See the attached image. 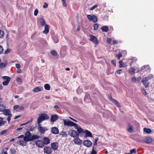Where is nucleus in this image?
Wrapping results in <instances>:
<instances>
[{
  "label": "nucleus",
  "mask_w": 154,
  "mask_h": 154,
  "mask_svg": "<svg viewBox=\"0 0 154 154\" xmlns=\"http://www.w3.org/2000/svg\"><path fill=\"white\" fill-rule=\"evenodd\" d=\"M119 67L120 68L125 67L126 66V64L123 63L122 60H120L119 62Z\"/></svg>",
  "instance_id": "2f4dec72"
},
{
  "label": "nucleus",
  "mask_w": 154,
  "mask_h": 154,
  "mask_svg": "<svg viewBox=\"0 0 154 154\" xmlns=\"http://www.w3.org/2000/svg\"><path fill=\"white\" fill-rule=\"evenodd\" d=\"M144 131L145 132L148 134L150 133L152 131L151 129L146 128H144Z\"/></svg>",
  "instance_id": "c9c22d12"
},
{
  "label": "nucleus",
  "mask_w": 154,
  "mask_h": 154,
  "mask_svg": "<svg viewBox=\"0 0 154 154\" xmlns=\"http://www.w3.org/2000/svg\"><path fill=\"white\" fill-rule=\"evenodd\" d=\"M38 125V130L39 132L42 134H44L45 132L48 130L47 128L45 127H42L40 124Z\"/></svg>",
  "instance_id": "0eeeda50"
},
{
  "label": "nucleus",
  "mask_w": 154,
  "mask_h": 154,
  "mask_svg": "<svg viewBox=\"0 0 154 154\" xmlns=\"http://www.w3.org/2000/svg\"><path fill=\"white\" fill-rule=\"evenodd\" d=\"M84 101L86 103H88L91 102V100L88 94L85 95L84 98Z\"/></svg>",
  "instance_id": "393cba45"
},
{
  "label": "nucleus",
  "mask_w": 154,
  "mask_h": 154,
  "mask_svg": "<svg viewBox=\"0 0 154 154\" xmlns=\"http://www.w3.org/2000/svg\"><path fill=\"white\" fill-rule=\"evenodd\" d=\"M60 135H62L63 137H64L67 135V134L66 132L63 131H62L60 132Z\"/></svg>",
  "instance_id": "a19ab883"
},
{
  "label": "nucleus",
  "mask_w": 154,
  "mask_h": 154,
  "mask_svg": "<svg viewBox=\"0 0 154 154\" xmlns=\"http://www.w3.org/2000/svg\"><path fill=\"white\" fill-rule=\"evenodd\" d=\"M87 17L88 20L90 21H92L94 23H96L97 21V17L94 15H93L92 16L91 15H87Z\"/></svg>",
  "instance_id": "39448f33"
},
{
  "label": "nucleus",
  "mask_w": 154,
  "mask_h": 154,
  "mask_svg": "<svg viewBox=\"0 0 154 154\" xmlns=\"http://www.w3.org/2000/svg\"><path fill=\"white\" fill-rule=\"evenodd\" d=\"M90 38V40L93 42L94 44H98V41L97 38L94 36V35H89Z\"/></svg>",
  "instance_id": "1a4fd4ad"
},
{
  "label": "nucleus",
  "mask_w": 154,
  "mask_h": 154,
  "mask_svg": "<svg viewBox=\"0 0 154 154\" xmlns=\"http://www.w3.org/2000/svg\"><path fill=\"white\" fill-rule=\"evenodd\" d=\"M148 81V79L147 77H146L143 78L141 82L142 83L146 88H148L149 86V84L147 83Z\"/></svg>",
  "instance_id": "9d476101"
},
{
  "label": "nucleus",
  "mask_w": 154,
  "mask_h": 154,
  "mask_svg": "<svg viewBox=\"0 0 154 154\" xmlns=\"http://www.w3.org/2000/svg\"><path fill=\"white\" fill-rule=\"evenodd\" d=\"M130 152L132 153H136V149H131L130 151Z\"/></svg>",
  "instance_id": "6e6d98bb"
},
{
  "label": "nucleus",
  "mask_w": 154,
  "mask_h": 154,
  "mask_svg": "<svg viewBox=\"0 0 154 154\" xmlns=\"http://www.w3.org/2000/svg\"><path fill=\"white\" fill-rule=\"evenodd\" d=\"M39 21L42 26H44L46 25V22L42 18H40Z\"/></svg>",
  "instance_id": "7c9ffc66"
},
{
  "label": "nucleus",
  "mask_w": 154,
  "mask_h": 154,
  "mask_svg": "<svg viewBox=\"0 0 154 154\" xmlns=\"http://www.w3.org/2000/svg\"><path fill=\"white\" fill-rule=\"evenodd\" d=\"M122 72V71L121 69H119L116 71V73L118 74H120Z\"/></svg>",
  "instance_id": "052dcab7"
},
{
  "label": "nucleus",
  "mask_w": 154,
  "mask_h": 154,
  "mask_svg": "<svg viewBox=\"0 0 154 154\" xmlns=\"http://www.w3.org/2000/svg\"><path fill=\"white\" fill-rule=\"evenodd\" d=\"M11 154H14L16 153V151L13 149H11L10 150Z\"/></svg>",
  "instance_id": "37998d69"
},
{
  "label": "nucleus",
  "mask_w": 154,
  "mask_h": 154,
  "mask_svg": "<svg viewBox=\"0 0 154 154\" xmlns=\"http://www.w3.org/2000/svg\"><path fill=\"white\" fill-rule=\"evenodd\" d=\"M6 121H4V119L0 117V127L4 125Z\"/></svg>",
  "instance_id": "72a5a7b5"
},
{
  "label": "nucleus",
  "mask_w": 154,
  "mask_h": 154,
  "mask_svg": "<svg viewBox=\"0 0 154 154\" xmlns=\"http://www.w3.org/2000/svg\"><path fill=\"white\" fill-rule=\"evenodd\" d=\"M58 144L57 142H54L51 144V147L52 149L54 150H57L58 147Z\"/></svg>",
  "instance_id": "ddd939ff"
},
{
  "label": "nucleus",
  "mask_w": 154,
  "mask_h": 154,
  "mask_svg": "<svg viewBox=\"0 0 154 154\" xmlns=\"http://www.w3.org/2000/svg\"><path fill=\"white\" fill-rule=\"evenodd\" d=\"M152 141V138L150 137H148L145 139L144 140V142L147 143H150Z\"/></svg>",
  "instance_id": "a878e982"
},
{
  "label": "nucleus",
  "mask_w": 154,
  "mask_h": 154,
  "mask_svg": "<svg viewBox=\"0 0 154 154\" xmlns=\"http://www.w3.org/2000/svg\"><path fill=\"white\" fill-rule=\"evenodd\" d=\"M91 154H97L96 151L94 150V147L92 149V151L91 152Z\"/></svg>",
  "instance_id": "69168bd1"
},
{
  "label": "nucleus",
  "mask_w": 154,
  "mask_h": 154,
  "mask_svg": "<svg viewBox=\"0 0 154 154\" xmlns=\"http://www.w3.org/2000/svg\"><path fill=\"white\" fill-rule=\"evenodd\" d=\"M11 50L10 49H7L6 51H5V54H8L11 51Z\"/></svg>",
  "instance_id": "e2e57ef3"
},
{
  "label": "nucleus",
  "mask_w": 154,
  "mask_h": 154,
  "mask_svg": "<svg viewBox=\"0 0 154 154\" xmlns=\"http://www.w3.org/2000/svg\"><path fill=\"white\" fill-rule=\"evenodd\" d=\"M15 66L16 67L17 69H19L20 67V64L17 63H16L15 64Z\"/></svg>",
  "instance_id": "774afa93"
},
{
  "label": "nucleus",
  "mask_w": 154,
  "mask_h": 154,
  "mask_svg": "<svg viewBox=\"0 0 154 154\" xmlns=\"http://www.w3.org/2000/svg\"><path fill=\"white\" fill-rule=\"evenodd\" d=\"M3 114L5 116H8L11 114V111L9 109H5L3 111Z\"/></svg>",
  "instance_id": "b1692460"
},
{
  "label": "nucleus",
  "mask_w": 154,
  "mask_h": 154,
  "mask_svg": "<svg viewBox=\"0 0 154 154\" xmlns=\"http://www.w3.org/2000/svg\"><path fill=\"white\" fill-rule=\"evenodd\" d=\"M24 137V140L25 142L32 141L34 140L38 139L40 136L37 135H32L30 132L27 131L25 132Z\"/></svg>",
  "instance_id": "f257e3e1"
},
{
  "label": "nucleus",
  "mask_w": 154,
  "mask_h": 154,
  "mask_svg": "<svg viewBox=\"0 0 154 154\" xmlns=\"http://www.w3.org/2000/svg\"><path fill=\"white\" fill-rule=\"evenodd\" d=\"M148 79L149 80L152 79L153 78V75L152 74H150L148 75L147 77Z\"/></svg>",
  "instance_id": "de8ad7c7"
},
{
  "label": "nucleus",
  "mask_w": 154,
  "mask_h": 154,
  "mask_svg": "<svg viewBox=\"0 0 154 154\" xmlns=\"http://www.w3.org/2000/svg\"><path fill=\"white\" fill-rule=\"evenodd\" d=\"M12 116V115L11 114L9 115L8 116V117L7 119V121H8V123H9L10 122L11 120V118Z\"/></svg>",
  "instance_id": "c03bdc74"
},
{
  "label": "nucleus",
  "mask_w": 154,
  "mask_h": 154,
  "mask_svg": "<svg viewBox=\"0 0 154 154\" xmlns=\"http://www.w3.org/2000/svg\"><path fill=\"white\" fill-rule=\"evenodd\" d=\"M45 30L43 31V33L45 34H47L49 31V26L47 24L44 26Z\"/></svg>",
  "instance_id": "4be33fe9"
},
{
  "label": "nucleus",
  "mask_w": 154,
  "mask_h": 154,
  "mask_svg": "<svg viewBox=\"0 0 154 154\" xmlns=\"http://www.w3.org/2000/svg\"><path fill=\"white\" fill-rule=\"evenodd\" d=\"M73 142L75 144L80 145L82 143V141L78 137H77L74 139Z\"/></svg>",
  "instance_id": "6ab92c4d"
},
{
  "label": "nucleus",
  "mask_w": 154,
  "mask_h": 154,
  "mask_svg": "<svg viewBox=\"0 0 154 154\" xmlns=\"http://www.w3.org/2000/svg\"><path fill=\"white\" fill-rule=\"evenodd\" d=\"M142 92L143 93V94L144 95H146L147 94V93L146 91L144 89H142L141 90Z\"/></svg>",
  "instance_id": "5fc2aeb1"
},
{
  "label": "nucleus",
  "mask_w": 154,
  "mask_h": 154,
  "mask_svg": "<svg viewBox=\"0 0 154 154\" xmlns=\"http://www.w3.org/2000/svg\"><path fill=\"white\" fill-rule=\"evenodd\" d=\"M3 48L2 46L0 45V54H1L3 51Z\"/></svg>",
  "instance_id": "680f3d73"
},
{
  "label": "nucleus",
  "mask_w": 154,
  "mask_h": 154,
  "mask_svg": "<svg viewBox=\"0 0 154 154\" xmlns=\"http://www.w3.org/2000/svg\"><path fill=\"white\" fill-rule=\"evenodd\" d=\"M38 9H35L34 12V15L35 16H36L38 14Z\"/></svg>",
  "instance_id": "bf43d9fd"
},
{
  "label": "nucleus",
  "mask_w": 154,
  "mask_h": 154,
  "mask_svg": "<svg viewBox=\"0 0 154 154\" xmlns=\"http://www.w3.org/2000/svg\"><path fill=\"white\" fill-rule=\"evenodd\" d=\"M68 134L71 137H75L79 136L77 132L74 130H71L69 131Z\"/></svg>",
  "instance_id": "423d86ee"
},
{
  "label": "nucleus",
  "mask_w": 154,
  "mask_h": 154,
  "mask_svg": "<svg viewBox=\"0 0 154 154\" xmlns=\"http://www.w3.org/2000/svg\"><path fill=\"white\" fill-rule=\"evenodd\" d=\"M77 92L78 93H81L83 92L82 88L80 87H79L78 88L77 90Z\"/></svg>",
  "instance_id": "ea45409f"
},
{
  "label": "nucleus",
  "mask_w": 154,
  "mask_h": 154,
  "mask_svg": "<svg viewBox=\"0 0 154 154\" xmlns=\"http://www.w3.org/2000/svg\"><path fill=\"white\" fill-rule=\"evenodd\" d=\"M44 88L46 90H49L50 88L49 85L48 84H45V85Z\"/></svg>",
  "instance_id": "4c0bfd02"
},
{
  "label": "nucleus",
  "mask_w": 154,
  "mask_h": 154,
  "mask_svg": "<svg viewBox=\"0 0 154 154\" xmlns=\"http://www.w3.org/2000/svg\"><path fill=\"white\" fill-rule=\"evenodd\" d=\"M131 81L133 83H135L137 81V79L136 78L133 77L131 79Z\"/></svg>",
  "instance_id": "8fccbe9b"
},
{
  "label": "nucleus",
  "mask_w": 154,
  "mask_h": 154,
  "mask_svg": "<svg viewBox=\"0 0 154 154\" xmlns=\"http://www.w3.org/2000/svg\"><path fill=\"white\" fill-rule=\"evenodd\" d=\"M98 24L97 23H95L93 25L94 29L95 30H97L98 27Z\"/></svg>",
  "instance_id": "58836bf2"
},
{
  "label": "nucleus",
  "mask_w": 154,
  "mask_h": 154,
  "mask_svg": "<svg viewBox=\"0 0 154 154\" xmlns=\"http://www.w3.org/2000/svg\"><path fill=\"white\" fill-rule=\"evenodd\" d=\"M4 81L2 82V84L4 86H6L8 85L11 80L10 77L8 76H3L2 77Z\"/></svg>",
  "instance_id": "20e7f679"
},
{
  "label": "nucleus",
  "mask_w": 154,
  "mask_h": 154,
  "mask_svg": "<svg viewBox=\"0 0 154 154\" xmlns=\"http://www.w3.org/2000/svg\"><path fill=\"white\" fill-rule=\"evenodd\" d=\"M8 63V62L7 61H5V63H0V69H2L6 67Z\"/></svg>",
  "instance_id": "bb28decb"
},
{
  "label": "nucleus",
  "mask_w": 154,
  "mask_h": 154,
  "mask_svg": "<svg viewBox=\"0 0 154 154\" xmlns=\"http://www.w3.org/2000/svg\"><path fill=\"white\" fill-rule=\"evenodd\" d=\"M7 132V131L6 130H4L2 131H1L0 132L1 135H3L5 134V133Z\"/></svg>",
  "instance_id": "338daca9"
},
{
  "label": "nucleus",
  "mask_w": 154,
  "mask_h": 154,
  "mask_svg": "<svg viewBox=\"0 0 154 154\" xmlns=\"http://www.w3.org/2000/svg\"><path fill=\"white\" fill-rule=\"evenodd\" d=\"M128 131L131 133L134 132L133 127L132 126H129L128 129Z\"/></svg>",
  "instance_id": "f704fd0d"
},
{
  "label": "nucleus",
  "mask_w": 154,
  "mask_h": 154,
  "mask_svg": "<svg viewBox=\"0 0 154 154\" xmlns=\"http://www.w3.org/2000/svg\"><path fill=\"white\" fill-rule=\"evenodd\" d=\"M43 90V88L41 86L37 87L34 88L32 91L34 92H38L42 91Z\"/></svg>",
  "instance_id": "aec40b11"
},
{
  "label": "nucleus",
  "mask_w": 154,
  "mask_h": 154,
  "mask_svg": "<svg viewBox=\"0 0 154 154\" xmlns=\"http://www.w3.org/2000/svg\"><path fill=\"white\" fill-rule=\"evenodd\" d=\"M51 54L53 55L56 56L57 55V53L56 51L53 50L51 51Z\"/></svg>",
  "instance_id": "49530a36"
},
{
  "label": "nucleus",
  "mask_w": 154,
  "mask_h": 154,
  "mask_svg": "<svg viewBox=\"0 0 154 154\" xmlns=\"http://www.w3.org/2000/svg\"><path fill=\"white\" fill-rule=\"evenodd\" d=\"M63 121L64 124L65 126L70 127H74L76 125L75 123L70 121L63 119Z\"/></svg>",
  "instance_id": "7ed1b4c3"
},
{
  "label": "nucleus",
  "mask_w": 154,
  "mask_h": 154,
  "mask_svg": "<svg viewBox=\"0 0 154 154\" xmlns=\"http://www.w3.org/2000/svg\"><path fill=\"white\" fill-rule=\"evenodd\" d=\"M74 128L75 129H77V132L78 133V135H79V134H80L84 133V130L80 127H78L76 124V125L74 126Z\"/></svg>",
  "instance_id": "9b49d317"
},
{
  "label": "nucleus",
  "mask_w": 154,
  "mask_h": 154,
  "mask_svg": "<svg viewBox=\"0 0 154 154\" xmlns=\"http://www.w3.org/2000/svg\"><path fill=\"white\" fill-rule=\"evenodd\" d=\"M51 133L55 134H57L59 133V131L57 128L56 127H52L51 129Z\"/></svg>",
  "instance_id": "f3484780"
},
{
  "label": "nucleus",
  "mask_w": 154,
  "mask_h": 154,
  "mask_svg": "<svg viewBox=\"0 0 154 154\" xmlns=\"http://www.w3.org/2000/svg\"><path fill=\"white\" fill-rule=\"evenodd\" d=\"M111 63L114 66H116V61L115 59H113L111 61Z\"/></svg>",
  "instance_id": "3c124183"
},
{
  "label": "nucleus",
  "mask_w": 154,
  "mask_h": 154,
  "mask_svg": "<svg viewBox=\"0 0 154 154\" xmlns=\"http://www.w3.org/2000/svg\"><path fill=\"white\" fill-rule=\"evenodd\" d=\"M44 152L47 154H51L52 152L51 148L48 146H45L44 148Z\"/></svg>",
  "instance_id": "4468645a"
},
{
  "label": "nucleus",
  "mask_w": 154,
  "mask_h": 154,
  "mask_svg": "<svg viewBox=\"0 0 154 154\" xmlns=\"http://www.w3.org/2000/svg\"><path fill=\"white\" fill-rule=\"evenodd\" d=\"M35 144L39 148H42L45 146L43 142L40 140H37L35 142Z\"/></svg>",
  "instance_id": "6e6552de"
},
{
  "label": "nucleus",
  "mask_w": 154,
  "mask_h": 154,
  "mask_svg": "<svg viewBox=\"0 0 154 154\" xmlns=\"http://www.w3.org/2000/svg\"><path fill=\"white\" fill-rule=\"evenodd\" d=\"M118 107H120V105L119 103L117 101V100H112V102Z\"/></svg>",
  "instance_id": "473e14b6"
},
{
  "label": "nucleus",
  "mask_w": 154,
  "mask_h": 154,
  "mask_svg": "<svg viewBox=\"0 0 154 154\" xmlns=\"http://www.w3.org/2000/svg\"><path fill=\"white\" fill-rule=\"evenodd\" d=\"M122 54L120 53H119L118 54H117L116 55V57L117 58V59L118 60H119L120 58L122 57Z\"/></svg>",
  "instance_id": "a18cd8bd"
},
{
  "label": "nucleus",
  "mask_w": 154,
  "mask_h": 154,
  "mask_svg": "<svg viewBox=\"0 0 154 154\" xmlns=\"http://www.w3.org/2000/svg\"><path fill=\"white\" fill-rule=\"evenodd\" d=\"M141 71H146L147 72H149L150 71V68L149 65H147L143 66L141 68Z\"/></svg>",
  "instance_id": "2eb2a0df"
},
{
  "label": "nucleus",
  "mask_w": 154,
  "mask_h": 154,
  "mask_svg": "<svg viewBox=\"0 0 154 154\" xmlns=\"http://www.w3.org/2000/svg\"><path fill=\"white\" fill-rule=\"evenodd\" d=\"M108 98L109 100H111L112 102V100H114L112 98L111 95L110 94H108Z\"/></svg>",
  "instance_id": "864d4df0"
},
{
  "label": "nucleus",
  "mask_w": 154,
  "mask_h": 154,
  "mask_svg": "<svg viewBox=\"0 0 154 154\" xmlns=\"http://www.w3.org/2000/svg\"><path fill=\"white\" fill-rule=\"evenodd\" d=\"M32 120H33V118H32L31 119V120L29 121L28 122H26V123L21 124L20 125V126H22L24 125H26V124H28L29 123H30L32 121Z\"/></svg>",
  "instance_id": "79ce46f5"
},
{
  "label": "nucleus",
  "mask_w": 154,
  "mask_h": 154,
  "mask_svg": "<svg viewBox=\"0 0 154 154\" xmlns=\"http://www.w3.org/2000/svg\"><path fill=\"white\" fill-rule=\"evenodd\" d=\"M85 137H92L93 136L92 135V133L88 131V130H85Z\"/></svg>",
  "instance_id": "412c9836"
},
{
  "label": "nucleus",
  "mask_w": 154,
  "mask_h": 154,
  "mask_svg": "<svg viewBox=\"0 0 154 154\" xmlns=\"http://www.w3.org/2000/svg\"><path fill=\"white\" fill-rule=\"evenodd\" d=\"M83 144L84 146L88 147L91 146L92 145V143L89 140H84L83 142Z\"/></svg>",
  "instance_id": "f8f14e48"
},
{
  "label": "nucleus",
  "mask_w": 154,
  "mask_h": 154,
  "mask_svg": "<svg viewBox=\"0 0 154 154\" xmlns=\"http://www.w3.org/2000/svg\"><path fill=\"white\" fill-rule=\"evenodd\" d=\"M135 69L134 67H131L129 70V72L131 74H133L134 73Z\"/></svg>",
  "instance_id": "c756f323"
},
{
  "label": "nucleus",
  "mask_w": 154,
  "mask_h": 154,
  "mask_svg": "<svg viewBox=\"0 0 154 154\" xmlns=\"http://www.w3.org/2000/svg\"><path fill=\"white\" fill-rule=\"evenodd\" d=\"M58 119V116L56 115H52L51 118V122H54Z\"/></svg>",
  "instance_id": "5701e85b"
},
{
  "label": "nucleus",
  "mask_w": 154,
  "mask_h": 154,
  "mask_svg": "<svg viewBox=\"0 0 154 154\" xmlns=\"http://www.w3.org/2000/svg\"><path fill=\"white\" fill-rule=\"evenodd\" d=\"M17 143L21 146H25L26 142H25L24 140H19V142H18Z\"/></svg>",
  "instance_id": "cd10ccee"
},
{
  "label": "nucleus",
  "mask_w": 154,
  "mask_h": 154,
  "mask_svg": "<svg viewBox=\"0 0 154 154\" xmlns=\"http://www.w3.org/2000/svg\"><path fill=\"white\" fill-rule=\"evenodd\" d=\"M97 6V5H94L92 7H91L90 9V10L91 11H92Z\"/></svg>",
  "instance_id": "603ef678"
},
{
  "label": "nucleus",
  "mask_w": 154,
  "mask_h": 154,
  "mask_svg": "<svg viewBox=\"0 0 154 154\" xmlns=\"http://www.w3.org/2000/svg\"><path fill=\"white\" fill-rule=\"evenodd\" d=\"M137 58L136 57H133L128 59L130 66H131L133 63H135L137 60Z\"/></svg>",
  "instance_id": "a211bd4d"
},
{
  "label": "nucleus",
  "mask_w": 154,
  "mask_h": 154,
  "mask_svg": "<svg viewBox=\"0 0 154 154\" xmlns=\"http://www.w3.org/2000/svg\"><path fill=\"white\" fill-rule=\"evenodd\" d=\"M101 29L103 32H107L109 31V28L107 26H104L101 27Z\"/></svg>",
  "instance_id": "c85d7f7f"
},
{
  "label": "nucleus",
  "mask_w": 154,
  "mask_h": 154,
  "mask_svg": "<svg viewBox=\"0 0 154 154\" xmlns=\"http://www.w3.org/2000/svg\"><path fill=\"white\" fill-rule=\"evenodd\" d=\"M48 4L46 2L44 3V5H43V7L44 8H48Z\"/></svg>",
  "instance_id": "4d7b16f0"
},
{
  "label": "nucleus",
  "mask_w": 154,
  "mask_h": 154,
  "mask_svg": "<svg viewBox=\"0 0 154 154\" xmlns=\"http://www.w3.org/2000/svg\"><path fill=\"white\" fill-rule=\"evenodd\" d=\"M106 42L108 43H110L111 42L112 39L109 38H107L106 39Z\"/></svg>",
  "instance_id": "13d9d810"
},
{
  "label": "nucleus",
  "mask_w": 154,
  "mask_h": 154,
  "mask_svg": "<svg viewBox=\"0 0 154 154\" xmlns=\"http://www.w3.org/2000/svg\"><path fill=\"white\" fill-rule=\"evenodd\" d=\"M5 109L4 105L2 104H0V112H3Z\"/></svg>",
  "instance_id": "e433bc0d"
},
{
  "label": "nucleus",
  "mask_w": 154,
  "mask_h": 154,
  "mask_svg": "<svg viewBox=\"0 0 154 154\" xmlns=\"http://www.w3.org/2000/svg\"><path fill=\"white\" fill-rule=\"evenodd\" d=\"M4 35V34L3 31L0 30V38L3 37Z\"/></svg>",
  "instance_id": "09e8293b"
},
{
  "label": "nucleus",
  "mask_w": 154,
  "mask_h": 154,
  "mask_svg": "<svg viewBox=\"0 0 154 154\" xmlns=\"http://www.w3.org/2000/svg\"><path fill=\"white\" fill-rule=\"evenodd\" d=\"M43 143L45 145H48L50 143V139L48 137H43Z\"/></svg>",
  "instance_id": "dca6fc26"
},
{
  "label": "nucleus",
  "mask_w": 154,
  "mask_h": 154,
  "mask_svg": "<svg viewBox=\"0 0 154 154\" xmlns=\"http://www.w3.org/2000/svg\"><path fill=\"white\" fill-rule=\"evenodd\" d=\"M39 117L37 119V124H40L43 121L48 119L49 116L46 113H42L39 115Z\"/></svg>",
  "instance_id": "f03ea898"
},
{
  "label": "nucleus",
  "mask_w": 154,
  "mask_h": 154,
  "mask_svg": "<svg viewBox=\"0 0 154 154\" xmlns=\"http://www.w3.org/2000/svg\"><path fill=\"white\" fill-rule=\"evenodd\" d=\"M62 2H63V6L65 7H66L67 6V5L66 3V0H62Z\"/></svg>",
  "instance_id": "0e129e2a"
}]
</instances>
